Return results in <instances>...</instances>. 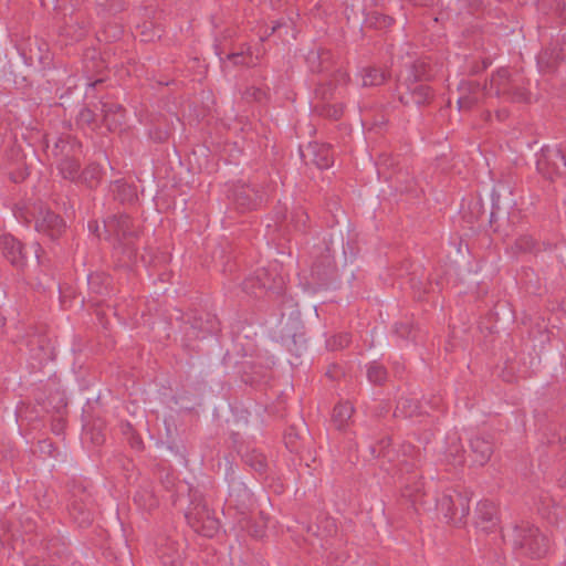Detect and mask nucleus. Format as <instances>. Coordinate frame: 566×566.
Instances as JSON below:
<instances>
[{
  "mask_svg": "<svg viewBox=\"0 0 566 566\" xmlns=\"http://www.w3.org/2000/svg\"><path fill=\"white\" fill-rule=\"evenodd\" d=\"M129 218L127 216H120L119 218H111L105 222V227L109 230L115 227V223L118 224V234L125 235L127 233V228L129 224Z\"/></svg>",
  "mask_w": 566,
  "mask_h": 566,
  "instance_id": "nucleus-19",
  "label": "nucleus"
},
{
  "mask_svg": "<svg viewBox=\"0 0 566 566\" xmlns=\"http://www.w3.org/2000/svg\"><path fill=\"white\" fill-rule=\"evenodd\" d=\"M517 545L535 558L543 557L548 551V539L537 528L530 527L516 531Z\"/></svg>",
  "mask_w": 566,
  "mask_h": 566,
  "instance_id": "nucleus-2",
  "label": "nucleus"
},
{
  "mask_svg": "<svg viewBox=\"0 0 566 566\" xmlns=\"http://www.w3.org/2000/svg\"><path fill=\"white\" fill-rule=\"evenodd\" d=\"M496 526L497 518L494 505L489 502H480L476 507L475 527L484 533H490Z\"/></svg>",
  "mask_w": 566,
  "mask_h": 566,
  "instance_id": "nucleus-4",
  "label": "nucleus"
},
{
  "mask_svg": "<svg viewBox=\"0 0 566 566\" xmlns=\"http://www.w3.org/2000/svg\"><path fill=\"white\" fill-rule=\"evenodd\" d=\"M36 227L41 230H50L51 235L54 237L61 233L64 228V222L57 214L45 211L42 216L41 223H38Z\"/></svg>",
  "mask_w": 566,
  "mask_h": 566,
  "instance_id": "nucleus-7",
  "label": "nucleus"
},
{
  "mask_svg": "<svg viewBox=\"0 0 566 566\" xmlns=\"http://www.w3.org/2000/svg\"><path fill=\"white\" fill-rule=\"evenodd\" d=\"M418 407L411 400L403 399L398 402L396 412L402 417H413L417 415Z\"/></svg>",
  "mask_w": 566,
  "mask_h": 566,
  "instance_id": "nucleus-18",
  "label": "nucleus"
},
{
  "mask_svg": "<svg viewBox=\"0 0 566 566\" xmlns=\"http://www.w3.org/2000/svg\"><path fill=\"white\" fill-rule=\"evenodd\" d=\"M187 517L191 527L203 536L212 537L219 531L220 524L218 518L203 502L195 503Z\"/></svg>",
  "mask_w": 566,
  "mask_h": 566,
  "instance_id": "nucleus-1",
  "label": "nucleus"
},
{
  "mask_svg": "<svg viewBox=\"0 0 566 566\" xmlns=\"http://www.w3.org/2000/svg\"><path fill=\"white\" fill-rule=\"evenodd\" d=\"M385 82V75L376 69H367L361 73V83L364 86L380 85Z\"/></svg>",
  "mask_w": 566,
  "mask_h": 566,
  "instance_id": "nucleus-11",
  "label": "nucleus"
},
{
  "mask_svg": "<svg viewBox=\"0 0 566 566\" xmlns=\"http://www.w3.org/2000/svg\"><path fill=\"white\" fill-rule=\"evenodd\" d=\"M472 450L476 454V461L480 464L485 463L493 452L492 446L490 442L482 438H475L471 441Z\"/></svg>",
  "mask_w": 566,
  "mask_h": 566,
  "instance_id": "nucleus-9",
  "label": "nucleus"
},
{
  "mask_svg": "<svg viewBox=\"0 0 566 566\" xmlns=\"http://www.w3.org/2000/svg\"><path fill=\"white\" fill-rule=\"evenodd\" d=\"M253 190L250 187L241 186L240 189L234 190L232 198L242 207H248L252 198Z\"/></svg>",
  "mask_w": 566,
  "mask_h": 566,
  "instance_id": "nucleus-16",
  "label": "nucleus"
},
{
  "mask_svg": "<svg viewBox=\"0 0 566 566\" xmlns=\"http://www.w3.org/2000/svg\"><path fill=\"white\" fill-rule=\"evenodd\" d=\"M1 245L4 256L15 266L25 265V252L21 242L11 235H3L1 238Z\"/></svg>",
  "mask_w": 566,
  "mask_h": 566,
  "instance_id": "nucleus-5",
  "label": "nucleus"
},
{
  "mask_svg": "<svg viewBox=\"0 0 566 566\" xmlns=\"http://www.w3.org/2000/svg\"><path fill=\"white\" fill-rule=\"evenodd\" d=\"M105 122L109 128H116L123 119V109L119 105H111L105 111Z\"/></svg>",
  "mask_w": 566,
  "mask_h": 566,
  "instance_id": "nucleus-12",
  "label": "nucleus"
},
{
  "mask_svg": "<svg viewBox=\"0 0 566 566\" xmlns=\"http://www.w3.org/2000/svg\"><path fill=\"white\" fill-rule=\"evenodd\" d=\"M38 250H39V245H38V244H35V245H34V253H35V255H36V256H38Z\"/></svg>",
  "mask_w": 566,
  "mask_h": 566,
  "instance_id": "nucleus-26",
  "label": "nucleus"
},
{
  "mask_svg": "<svg viewBox=\"0 0 566 566\" xmlns=\"http://www.w3.org/2000/svg\"><path fill=\"white\" fill-rule=\"evenodd\" d=\"M463 448L457 437L452 439V447L450 450L446 451V455L449 460H452L454 462L461 460Z\"/></svg>",
  "mask_w": 566,
  "mask_h": 566,
  "instance_id": "nucleus-20",
  "label": "nucleus"
},
{
  "mask_svg": "<svg viewBox=\"0 0 566 566\" xmlns=\"http://www.w3.org/2000/svg\"><path fill=\"white\" fill-rule=\"evenodd\" d=\"M367 376L371 382L380 384L386 379L387 373L382 366L371 364L367 369Z\"/></svg>",
  "mask_w": 566,
  "mask_h": 566,
  "instance_id": "nucleus-17",
  "label": "nucleus"
},
{
  "mask_svg": "<svg viewBox=\"0 0 566 566\" xmlns=\"http://www.w3.org/2000/svg\"><path fill=\"white\" fill-rule=\"evenodd\" d=\"M261 285H262L264 289H266V290H273V289H275V286H274V285H272V284L268 283L266 281H261Z\"/></svg>",
  "mask_w": 566,
  "mask_h": 566,
  "instance_id": "nucleus-23",
  "label": "nucleus"
},
{
  "mask_svg": "<svg viewBox=\"0 0 566 566\" xmlns=\"http://www.w3.org/2000/svg\"><path fill=\"white\" fill-rule=\"evenodd\" d=\"M354 408L349 402H343L334 408L333 421L338 429H343L352 418Z\"/></svg>",
  "mask_w": 566,
  "mask_h": 566,
  "instance_id": "nucleus-8",
  "label": "nucleus"
},
{
  "mask_svg": "<svg viewBox=\"0 0 566 566\" xmlns=\"http://www.w3.org/2000/svg\"><path fill=\"white\" fill-rule=\"evenodd\" d=\"M322 155H317L315 158V164L321 169H327L332 166L333 160L328 153V149L322 147Z\"/></svg>",
  "mask_w": 566,
  "mask_h": 566,
  "instance_id": "nucleus-21",
  "label": "nucleus"
},
{
  "mask_svg": "<svg viewBox=\"0 0 566 566\" xmlns=\"http://www.w3.org/2000/svg\"><path fill=\"white\" fill-rule=\"evenodd\" d=\"M99 175V170L97 167H92L91 169L84 172V179L87 181L90 187H94L96 185L97 177Z\"/></svg>",
  "mask_w": 566,
  "mask_h": 566,
  "instance_id": "nucleus-22",
  "label": "nucleus"
},
{
  "mask_svg": "<svg viewBox=\"0 0 566 566\" xmlns=\"http://www.w3.org/2000/svg\"><path fill=\"white\" fill-rule=\"evenodd\" d=\"M455 497L443 494L439 497L437 502V509L439 512L443 514L446 518L449 521H455L457 520V512H455Z\"/></svg>",
  "mask_w": 566,
  "mask_h": 566,
  "instance_id": "nucleus-10",
  "label": "nucleus"
},
{
  "mask_svg": "<svg viewBox=\"0 0 566 566\" xmlns=\"http://www.w3.org/2000/svg\"><path fill=\"white\" fill-rule=\"evenodd\" d=\"M348 344V339L347 337H345V339L339 344V346H345Z\"/></svg>",
  "mask_w": 566,
  "mask_h": 566,
  "instance_id": "nucleus-24",
  "label": "nucleus"
},
{
  "mask_svg": "<svg viewBox=\"0 0 566 566\" xmlns=\"http://www.w3.org/2000/svg\"><path fill=\"white\" fill-rule=\"evenodd\" d=\"M160 558L166 566H180L182 552L180 547L169 548L168 551L161 553Z\"/></svg>",
  "mask_w": 566,
  "mask_h": 566,
  "instance_id": "nucleus-14",
  "label": "nucleus"
},
{
  "mask_svg": "<svg viewBox=\"0 0 566 566\" xmlns=\"http://www.w3.org/2000/svg\"><path fill=\"white\" fill-rule=\"evenodd\" d=\"M4 325V319L2 317H0V329L3 327Z\"/></svg>",
  "mask_w": 566,
  "mask_h": 566,
  "instance_id": "nucleus-25",
  "label": "nucleus"
},
{
  "mask_svg": "<svg viewBox=\"0 0 566 566\" xmlns=\"http://www.w3.org/2000/svg\"><path fill=\"white\" fill-rule=\"evenodd\" d=\"M537 169L547 178L562 176L566 172V159L559 149L548 150L544 159L537 161Z\"/></svg>",
  "mask_w": 566,
  "mask_h": 566,
  "instance_id": "nucleus-3",
  "label": "nucleus"
},
{
  "mask_svg": "<svg viewBox=\"0 0 566 566\" xmlns=\"http://www.w3.org/2000/svg\"><path fill=\"white\" fill-rule=\"evenodd\" d=\"M59 169L64 178L73 179L77 175L78 165L73 159L66 158L60 163Z\"/></svg>",
  "mask_w": 566,
  "mask_h": 566,
  "instance_id": "nucleus-15",
  "label": "nucleus"
},
{
  "mask_svg": "<svg viewBox=\"0 0 566 566\" xmlns=\"http://www.w3.org/2000/svg\"><path fill=\"white\" fill-rule=\"evenodd\" d=\"M460 91L461 95L458 98V108L460 111L472 107L482 95L479 85L472 83H462Z\"/></svg>",
  "mask_w": 566,
  "mask_h": 566,
  "instance_id": "nucleus-6",
  "label": "nucleus"
},
{
  "mask_svg": "<svg viewBox=\"0 0 566 566\" xmlns=\"http://www.w3.org/2000/svg\"><path fill=\"white\" fill-rule=\"evenodd\" d=\"M455 512H457V520L450 521L453 524H461L465 517L469 515L470 506L468 503V500L462 495L455 496Z\"/></svg>",
  "mask_w": 566,
  "mask_h": 566,
  "instance_id": "nucleus-13",
  "label": "nucleus"
}]
</instances>
